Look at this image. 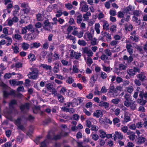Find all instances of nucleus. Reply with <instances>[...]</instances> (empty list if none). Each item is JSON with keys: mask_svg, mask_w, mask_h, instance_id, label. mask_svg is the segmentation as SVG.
I'll return each instance as SVG.
<instances>
[{"mask_svg": "<svg viewBox=\"0 0 147 147\" xmlns=\"http://www.w3.org/2000/svg\"><path fill=\"white\" fill-rule=\"evenodd\" d=\"M27 120V118H25L24 116H23L21 118H18L15 121L14 123L18 127V129L24 131L26 130L25 128L24 125L21 124V122L22 121H24V123H25Z\"/></svg>", "mask_w": 147, "mask_h": 147, "instance_id": "obj_1", "label": "nucleus"}, {"mask_svg": "<svg viewBox=\"0 0 147 147\" xmlns=\"http://www.w3.org/2000/svg\"><path fill=\"white\" fill-rule=\"evenodd\" d=\"M30 69L31 71L29 72V74H28V75L30 76V78L33 80L37 78L38 76V71L36 68H31Z\"/></svg>", "mask_w": 147, "mask_h": 147, "instance_id": "obj_2", "label": "nucleus"}, {"mask_svg": "<svg viewBox=\"0 0 147 147\" xmlns=\"http://www.w3.org/2000/svg\"><path fill=\"white\" fill-rule=\"evenodd\" d=\"M98 74H97L93 75L90 80V86L93 87L94 85L95 82L98 79Z\"/></svg>", "mask_w": 147, "mask_h": 147, "instance_id": "obj_3", "label": "nucleus"}, {"mask_svg": "<svg viewBox=\"0 0 147 147\" xmlns=\"http://www.w3.org/2000/svg\"><path fill=\"white\" fill-rule=\"evenodd\" d=\"M3 94L4 97H7L9 95L16 96L15 92L14 90H11L9 92L7 91H4L3 92Z\"/></svg>", "mask_w": 147, "mask_h": 147, "instance_id": "obj_4", "label": "nucleus"}, {"mask_svg": "<svg viewBox=\"0 0 147 147\" xmlns=\"http://www.w3.org/2000/svg\"><path fill=\"white\" fill-rule=\"evenodd\" d=\"M138 137L137 138L138 141L136 143L137 144H141L144 143L146 141V138H145L140 136L138 135Z\"/></svg>", "mask_w": 147, "mask_h": 147, "instance_id": "obj_5", "label": "nucleus"}, {"mask_svg": "<svg viewBox=\"0 0 147 147\" xmlns=\"http://www.w3.org/2000/svg\"><path fill=\"white\" fill-rule=\"evenodd\" d=\"M10 83L11 84L14 85H19L22 84H23V81H19L18 80H10Z\"/></svg>", "mask_w": 147, "mask_h": 147, "instance_id": "obj_6", "label": "nucleus"}, {"mask_svg": "<svg viewBox=\"0 0 147 147\" xmlns=\"http://www.w3.org/2000/svg\"><path fill=\"white\" fill-rule=\"evenodd\" d=\"M20 108L21 111L23 113H26L28 110V103H26L25 105H21Z\"/></svg>", "mask_w": 147, "mask_h": 147, "instance_id": "obj_7", "label": "nucleus"}, {"mask_svg": "<svg viewBox=\"0 0 147 147\" xmlns=\"http://www.w3.org/2000/svg\"><path fill=\"white\" fill-rule=\"evenodd\" d=\"M93 115L94 116L99 118V117H101L102 116L103 113L101 111L97 110L94 112Z\"/></svg>", "mask_w": 147, "mask_h": 147, "instance_id": "obj_8", "label": "nucleus"}, {"mask_svg": "<svg viewBox=\"0 0 147 147\" xmlns=\"http://www.w3.org/2000/svg\"><path fill=\"white\" fill-rule=\"evenodd\" d=\"M41 45V44L40 43H37V42H35L33 43H32L31 44L29 45L28 44V48L29 47H30V49H32V48H38Z\"/></svg>", "mask_w": 147, "mask_h": 147, "instance_id": "obj_9", "label": "nucleus"}, {"mask_svg": "<svg viewBox=\"0 0 147 147\" xmlns=\"http://www.w3.org/2000/svg\"><path fill=\"white\" fill-rule=\"evenodd\" d=\"M44 26L43 27L45 30H48L49 27H50L51 23L48 20H45L44 22Z\"/></svg>", "mask_w": 147, "mask_h": 147, "instance_id": "obj_10", "label": "nucleus"}, {"mask_svg": "<svg viewBox=\"0 0 147 147\" xmlns=\"http://www.w3.org/2000/svg\"><path fill=\"white\" fill-rule=\"evenodd\" d=\"M132 6L131 5H129L128 7H127L123 9V12L126 13L127 15L130 14V13L129 11H132Z\"/></svg>", "mask_w": 147, "mask_h": 147, "instance_id": "obj_11", "label": "nucleus"}, {"mask_svg": "<svg viewBox=\"0 0 147 147\" xmlns=\"http://www.w3.org/2000/svg\"><path fill=\"white\" fill-rule=\"evenodd\" d=\"M27 4L25 3H22L21 5V7L23 8L22 10L24 11V14H26L27 15L28 13V9L27 8Z\"/></svg>", "mask_w": 147, "mask_h": 147, "instance_id": "obj_12", "label": "nucleus"}, {"mask_svg": "<svg viewBox=\"0 0 147 147\" xmlns=\"http://www.w3.org/2000/svg\"><path fill=\"white\" fill-rule=\"evenodd\" d=\"M13 5L12 3L9 4L7 7V9H4L3 10V12H7L8 13H10L11 11V9L13 8Z\"/></svg>", "mask_w": 147, "mask_h": 147, "instance_id": "obj_13", "label": "nucleus"}, {"mask_svg": "<svg viewBox=\"0 0 147 147\" xmlns=\"http://www.w3.org/2000/svg\"><path fill=\"white\" fill-rule=\"evenodd\" d=\"M114 136H117V138L120 140H122L123 138V135L121 133L117 131L115 132Z\"/></svg>", "mask_w": 147, "mask_h": 147, "instance_id": "obj_14", "label": "nucleus"}, {"mask_svg": "<svg viewBox=\"0 0 147 147\" xmlns=\"http://www.w3.org/2000/svg\"><path fill=\"white\" fill-rule=\"evenodd\" d=\"M41 66L46 70H49L50 72H51L52 71V67L50 65H48L47 64H41Z\"/></svg>", "mask_w": 147, "mask_h": 147, "instance_id": "obj_15", "label": "nucleus"}, {"mask_svg": "<svg viewBox=\"0 0 147 147\" xmlns=\"http://www.w3.org/2000/svg\"><path fill=\"white\" fill-rule=\"evenodd\" d=\"M14 8L15 10L13 11V16H15L16 15L17 13L20 10V7L18 5H15L14 6Z\"/></svg>", "mask_w": 147, "mask_h": 147, "instance_id": "obj_16", "label": "nucleus"}, {"mask_svg": "<svg viewBox=\"0 0 147 147\" xmlns=\"http://www.w3.org/2000/svg\"><path fill=\"white\" fill-rule=\"evenodd\" d=\"M28 59L30 61H33L35 60L36 57L34 54L30 53L28 55Z\"/></svg>", "mask_w": 147, "mask_h": 147, "instance_id": "obj_17", "label": "nucleus"}, {"mask_svg": "<svg viewBox=\"0 0 147 147\" xmlns=\"http://www.w3.org/2000/svg\"><path fill=\"white\" fill-rule=\"evenodd\" d=\"M29 131H28V136L31 138L32 136V134L33 133L34 127L32 125L30 126L29 127Z\"/></svg>", "mask_w": 147, "mask_h": 147, "instance_id": "obj_18", "label": "nucleus"}, {"mask_svg": "<svg viewBox=\"0 0 147 147\" xmlns=\"http://www.w3.org/2000/svg\"><path fill=\"white\" fill-rule=\"evenodd\" d=\"M138 78L141 81H143L146 78V76L144 75V73L141 72L138 76Z\"/></svg>", "mask_w": 147, "mask_h": 147, "instance_id": "obj_19", "label": "nucleus"}, {"mask_svg": "<svg viewBox=\"0 0 147 147\" xmlns=\"http://www.w3.org/2000/svg\"><path fill=\"white\" fill-rule=\"evenodd\" d=\"M40 106H35L34 108H33V111L34 113L37 114L38 111L40 110Z\"/></svg>", "mask_w": 147, "mask_h": 147, "instance_id": "obj_20", "label": "nucleus"}, {"mask_svg": "<svg viewBox=\"0 0 147 147\" xmlns=\"http://www.w3.org/2000/svg\"><path fill=\"white\" fill-rule=\"evenodd\" d=\"M17 103V101L15 100H12L10 103H9V107L11 109H13L14 108L13 105H15Z\"/></svg>", "mask_w": 147, "mask_h": 147, "instance_id": "obj_21", "label": "nucleus"}, {"mask_svg": "<svg viewBox=\"0 0 147 147\" xmlns=\"http://www.w3.org/2000/svg\"><path fill=\"white\" fill-rule=\"evenodd\" d=\"M35 29V28L33 27V26L32 25H28V31L31 32L30 33V34H31L34 32Z\"/></svg>", "mask_w": 147, "mask_h": 147, "instance_id": "obj_22", "label": "nucleus"}, {"mask_svg": "<svg viewBox=\"0 0 147 147\" xmlns=\"http://www.w3.org/2000/svg\"><path fill=\"white\" fill-rule=\"evenodd\" d=\"M99 132L100 133V137L102 138H105L106 136V133L102 131V130H99Z\"/></svg>", "mask_w": 147, "mask_h": 147, "instance_id": "obj_23", "label": "nucleus"}, {"mask_svg": "<svg viewBox=\"0 0 147 147\" xmlns=\"http://www.w3.org/2000/svg\"><path fill=\"white\" fill-rule=\"evenodd\" d=\"M35 119V117L31 114H28V121L30 122H33Z\"/></svg>", "mask_w": 147, "mask_h": 147, "instance_id": "obj_24", "label": "nucleus"}, {"mask_svg": "<svg viewBox=\"0 0 147 147\" xmlns=\"http://www.w3.org/2000/svg\"><path fill=\"white\" fill-rule=\"evenodd\" d=\"M57 97H58V99L59 102L61 103L63 102L64 98L62 95L59 94L57 95Z\"/></svg>", "mask_w": 147, "mask_h": 147, "instance_id": "obj_25", "label": "nucleus"}, {"mask_svg": "<svg viewBox=\"0 0 147 147\" xmlns=\"http://www.w3.org/2000/svg\"><path fill=\"white\" fill-rule=\"evenodd\" d=\"M82 14H80V15L77 16V22L78 24H80L82 21Z\"/></svg>", "mask_w": 147, "mask_h": 147, "instance_id": "obj_26", "label": "nucleus"}, {"mask_svg": "<svg viewBox=\"0 0 147 147\" xmlns=\"http://www.w3.org/2000/svg\"><path fill=\"white\" fill-rule=\"evenodd\" d=\"M104 24L103 25V27L104 29H106V30H109V23L107 22V21H105L104 22Z\"/></svg>", "mask_w": 147, "mask_h": 147, "instance_id": "obj_27", "label": "nucleus"}, {"mask_svg": "<svg viewBox=\"0 0 147 147\" xmlns=\"http://www.w3.org/2000/svg\"><path fill=\"white\" fill-rule=\"evenodd\" d=\"M74 81V79H73L71 77L69 76L68 77L67 79L66 80V82L67 83L70 84H72Z\"/></svg>", "mask_w": 147, "mask_h": 147, "instance_id": "obj_28", "label": "nucleus"}, {"mask_svg": "<svg viewBox=\"0 0 147 147\" xmlns=\"http://www.w3.org/2000/svg\"><path fill=\"white\" fill-rule=\"evenodd\" d=\"M92 133L91 135V136L92 137V139L94 141H96L99 138V137L98 135L96 134H93Z\"/></svg>", "mask_w": 147, "mask_h": 147, "instance_id": "obj_29", "label": "nucleus"}, {"mask_svg": "<svg viewBox=\"0 0 147 147\" xmlns=\"http://www.w3.org/2000/svg\"><path fill=\"white\" fill-rule=\"evenodd\" d=\"M88 10V6L85 5V6H83L82 7L81 11L83 12H86Z\"/></svg>", "mask_w": 147, "mask_h": 147, "instance_id": "obj_30", "label": "nucleus"}, {"mask_svg": "<svg viewBox=\"0 0 147 147\" xmlns=\"http://www.w3.org/2000/svg\"><path fill=\"white\" fill-rule=\"evenodd\" d=\"M120 100L118 98H116L113 99L111 100V102L113 104L117 105L119 103Z\"/></svg>", "mask_w": 147, "mask_h": 147, "instance_id": "obj_31", "label": "nucleus"}, {"mask_svg": "<svg viewBox=\"0 0 147 147\" xmlns=\"http://www.w3.org/2000/svg\"><path fill=\"white\" fill-rule=\"evenodd\" d=\"M119 68L120 70H121L125 69L127 68V67L123 64H119Z\"/></svg>", "mask_w": 147, "mask_h": 147, "instance_id": "obj_32", "label": "nucleus"}, {"mask_svg": "<svg viewBox=\"0 0 147 147\" xmlns=\"http://www.w3.org/2000/svg\"><path fill=\"white\" fill-rule=\"evenodd\" d=\"M78 43L80 45L85 46L86 45V43L84 40H79Z\"/></svg>", "mask_w": 147, "mask_h": 147, "instance_id": "obj_33", "label": "nucleus"}, {"mask_svg": "<svg viewBox=\"0 0 147 147\" xmlns=\"http://www.w3.org/2000/svg\"><path fill=\"white\" fill-rule=\"evenodd\" d=\"M61 136L62 135L61 134H57L53 137L54 140H56L60 139L61 138Z\"/></svg>", "mask_w": 147, "mask_h": 147, "instance_id": "obj_34", "label": "nucleus"}, {"mask_svg": "<svg viewBox=\"0 0 147 147\" xmlns=\"http://www.w3.org/2000/svg\"><path fill=\"white\" fill-rule=\"evenodd\" d=\"M141 12H140L139 11L136 10L135 11H134L133 12V14L135 16H140V15Z\"/></svg>", "mask_w": 147, "mask_h": 147, "instance_id": "obj_35", "label": "nucleus"}, {"mask_svg": "<svg viewBox=\"0 0 147 147\" xmlns=\"http://www.w3.org/2000/svg\"><path fill=\"white\" fill-rule=\"evenodd\" d=\"M128 73L130 76H134L135 74V71L132 69H129Z\"/></svg>", "mask_w": 147, "mask_h": 147, "instance_id": "obj_36", "label": "nucleus"}, {"mask_svg": "<svg viewBox=\"0 0 147 147\" xmlns=\"http://www.w3.org/2000/svg\"><path fill=\"white\" fill-rule=\"evenodd\" d=\"M68 90L66 89L65 87H63L60 90V92L61 94H64L65 92H68Z\"/></svg>", "mask_w": 147, "mask_h": 147, "instance_id": "obj_37", "label": "nucleus"}, {"mask_svg": "<svg viewBox=\"0 0 147 147\" xmlns=\"http://www.w3.org/2000/svg\"><path fill=\"white\" fill-rule=\"evenodd\" d=\"M7 42H8V43H7L6 45L7 46H9L11 44L12 41V40L11 38L9 37L8 38H7Z\"/></svg>", "mask_w": 147, "mask_h": 147, "instance_id": "obj_38", "label": "nucleus"}, {"mask_svg": "<svg viewBox=\"0 0 147 147\" xmlns=\"http://www.w3.org/2000/svg\"><path fill=\"white\" fill-rule=\"evenodd\" d=\"M36 20L38 21H40L42 19V17L41 14L38 13L36 15Z\"/></svg>", "mask_w": 147, "mask_h": 147, "instance_id": "obj_39", "label": "nucleus"}, {"mask_svg": "<svg viewBox=\"0 0 147 147\" xmlns=\"http://www.w3.org/2000/svg\"><path fill=\"white\" fill-rule=\"evenodd\" d=\"M65 7L66 8L69 9H71L73 7V6L72 4L70 3L65 4Z\"/></svg>", "mask_w": 147, "mask_h": 147, "instance_id": "obj_40", "label": "nucleus"}, {"mask_svg": "<svg viewBox=\"0 0 147 147\" xmlns=\"http://www.w3.org/2000/svg\"><path fill=\"white\" fill-rule=\"evenodd\" d=\"M120 121V119L117 117H115L113 120V122L114 125L118 123Z\"/></svg>", "mask_w": 147, "mask_h": 147, "instance_id": "obj_41", "label": "nucleus"}, {"mask_svg": "<svg viewBox=\"0 0 147 147\" xmlns=\"http://www.w3.org/2000/svg\"><path fill=\"white\" fill-rule=\"evenodd\" d=\"M93 63L92 59L90 58H88L87 63V64L89 65H88L90 66Z\"/></svg>", "mask_w": 147, "mask_h": 147, "instance_id": "obj_42", "label": "nucleus"}, {"mask_svg": "<svg viewBox=\"0 0 147 147\" xmlns=\"http://www.w3.org/2000/svg\"><path fill=\"white\" fill-rule=\"evenodd\" d=\"M12 47L13 48V52L17 54L19 52V48L17 46H15L14 48L12 46Z\"/></svg>", "mask_w": 147, "mask_h": 147, "instance_id": "obj_43", "label": "nucleus"}, {"mask_svg": "<svg viewBox=\"0 0 147 147\" xmlns=\"http://www.w3.org/2000/svg\"><path fill=\"white\" fill-rule=\"evenodd\" d=\"M136 135L134 134H132L128 136L129 139L133 141L135 139Z\"/></svg>", "mask_w": 147, "mask_h": 147, "instance_id": "obj_44", "label": "nucleus"}, {"mask_svg": "<svg viewBox=\"0 0 147 147\" xmlns=\"http://www.w3.org/2000/svg\"><path fill=\"white\" fill-rule=\"evenodd\" d=\"M53 85L51 83H49L46 84V87L47 89L51 90L53 88Z\"/></svg>", "mask_w": 147, "mask_h": 147, "instance_id": "obj_45", "label": "nucleus"}, {"mask_svg": "<svg viewBox=\"0 0 147 147\" xmlns=\"http://www.w3.org/2000/svg\"><path fill=\"white\" fill-rule=\"evenodd\" d=\"M12 144V142H9L5 143L4 145L5 147H11Z\"/></svg>", "mask_w": 147, "mask_h": 147, "instance_id": "obj_46", "label": "nucleus"}, {"mask_svg": "<svg viewBox=\"0 0 147 147\" xmlns=\"http://www.w3.org/2000/svg\"><path fill=\"white\" fill-rule=\"evenodd\" d=\"M74 91L72 90H68V95L69 96L72 97L73 96V94L74 93Z\"/></svg>", "mask_w": 147, "mask_h": 147, "instance_id": "obj_47", "label": "nucleus"}, {"mask_svg": "<svg viewBox=\"0 0 147 147\" xmlns=\"http://www.w3.org/2000/svg\"><path fill=\"white\" fill-rule=\"evenodd\" d=\"M130 105L131 109L133 110H135L136 108V105L135 101L133 102L132 103L131 105V104Z\"/></svg>", "mask_w": 147, "mask_h": 147, "instance_id": "obj_48", "label": "nucleus"}, {"mask_svg": "<svg viewBox=\"0 0 147 147\" xmlns=\"http://www.w3.org/2000/svg\"><path fill=\"white\" fill-rule=\"evenodd\" d=\"M57 14L56 15V16L57 17H59L63 14V13L61 10H59L57 11Z\"/></svg>", "mask_w": 147, "mask_h": 147, "instance_id": "obj_49", "label": "nucleus"}, {"mask_svg": "<svg viewBox=\"0 0 147 147\" xmlns=\"http://www.w3.org/2000/svg\"><path fill=\"white\" fill-rule=\"evenodd\" d=\"M82 56V54L80 53L76 52V56L75 57V58L76 59H78L80 57Z\"/></svg>", "mask_w": 147, "mask_h": 147, "instance_id": "obj_50", "label": "nucleus"}, {"mask_svg": "<svg viewBox=\"0 0 147 147\" xmlns=\"http://www.w3.org/2000/svg\"><path fill=\"white\" fill-rule=\"evenodd\" d=\"M116 81L117 83H119L123 81V80L122 78L119 77H117L116 79Z\"/></svg>", "mask_w": 147, "mask_h": 147, "instance_id": "obj_51", "label": "nucleus"}, {"mask_svg": "<svg viewBox=\"0 0 147 147\" xmlns=\"http://www.w3.org/2000/svg\"><path fill=\"white\" fill-rule=\"evenodd\" d=\"M91 40V44L93 45H95L96 44V40L97 39L95 38H94L92 39Z\"/></svg>", "mask_w": 147, "mask_h": 147, "instance_id": "obj_52", "label": "nucleus"}, {"mask_svg": "<svg viewBox=\"0 0 147 147\" xmlns=\"http://www.w3.org/2000/svg\"><path fill=\"white\" fill-rule=\"evenodd\" d=\"M131 119L130 117L129 116H125V118L124 119V121L125 122H127L129 121Z\"/></svg>", "mask_w": 147, "mask_h": 147, "instance_id": "obj_53", "label": "nucleus"}, {"mask_svg": "<svg viewBox=\"0 0 147 147\" xmlns=\"http://www.w3.org/2000/svg\"><path fill=\"white\" fill-rule=\"evenodd\" d=\"M103 70L106 72H109L110 70V67H106L105 66L103 67Z\"/></svg>", "mask_w": 147, "mask_h": 147, "instance_id": "obj_54", "label": "nucleus"}, {"mask_svg": "<svg viewBox=\"0 0 147 147\" xmlns=\"http://www.w3.org/2000/svg\"><path fill=\"white\" fill-rule=\"evenodd\" d=\"M107 90L105 86H103L101 89L100 92L102 93H105L107 92Z\"/></svg>", "mask_w": 147, "mask_h": 147, "instance_id": "obj_55", "label": "nucleus"}, {"mask_svg": "<svg viewBox=\"0 0 147 147\" xmlns=\"http://www.w3.org/2000/svg\"><path fill=\"white\" fill-rule=\"evenodd\" d=\"M140 103L142 105H145L147 102L146 100H143V99H140Z\"/></svg>", "mask_w": 147, "mask_h": 147, "instance_id": "obj_56", "label": "nucleus"}, {"mask_svg": "<svg viewBox=\"0 0 147 147\" xmlns=\"http://www.w3.org/2000/svg\"><path fill=\"white\" fill-rule=\"evenodd\" d=\"M104 120L105 122L106 123H109L110 124H112V121H111L109 119H108L107 117H105L104 119Z\"/></svg>", "mask_w": 147, "mask_h": 147, "instance_id": "obj_57", "label": "nucleus"}, {"mask_svg": "<svg viewBox=\"0 0 147 147\" xmlns=\"http://www.w3.org/2000/svg\"><path fill=\"white\" fill-rule=\"evenodd\" d=\"M127 92L130 93H131L133 91L134 89L132 86H129L128 87H127Z\"/></svg>", "mask_w": 147, "mask_h": 147, "instance_id": "obj_58", "label": "nucleus"}, {"mask_svg": "<svg viewBox=\"0 0 147 147\" xmlns=\"http://www.w3.org/2000/svg\"><path fill=\"white\" fill-rule=\"evenodd\" d=\"M27 44L23 42L22 45V47L24 50H26L28 49V46H27Z\"/></svg>", "mask_w": 147, "mask_h": 147, "instance_id": "obj_59", "label": "nucleus"}, {"mask_svg": "<svg viewBox=\"0 0 147 147\" xmlns=\"http://www.w3.org/2000/svg\"><path fill=\"white\" fill-rule=\"evenodd\" d=\"M28 29V26H26L24 27L22 30V33L23 34H26L27 32V30Z\"/></svg>", "mask_w": 147, "mask_h": 147, "instance_id": "obj_60", "label": "nucleus"}, {"mask_svg": "<svg viewBox=\"0 0 147 147\" xmlns=\"http://www.w3.org/2000/svg\"><path fill=\"white\" fill-rule=\"evenodd\" d=\"M57 5L56 4H53L52 5H49V6L48 7V8L49 9L50 11H51L53 9L55 8L56 6Z\"/></svg>", "mask_w": 147, "mask_h": 147, "instance_id": "obj_61", "label": "nucleus"}, {"mask_svg": "<svg viewBox=\"0 0 147 147\" xmlns=\"http://www.w3.org/2000/svg\"><path fill=\"white\" fill-rule=\"evenodd\" d=\"M46 141L47 140H45L41 142L40 144V147H46L47 145L46 143Z\"/></svg>", "mask_w": 147, "mask_h": 147, "instance_id": "obj_62", "label": "nucleus"}, {"mask_svg": "<svg viewBox=\"0 0 147 147\" xmlns=\"http://www.w3.org/2000/svg\"><path fill=\"white\" fill-rule=\"evenodd\" d=\"M73 30V27L71 26H69L68 28H67V31L68 32V34H69V33L71 32V31Z\"/></svg>", "mask_w": 147, "mask_h": 147, "instance_id": "obj_63", "label": "nucleus"}, {"mask_svg": "<svg viewBox=\"0 0 147 147\" xmlns=\"http://www.w3.org/2000/svg\"><path fill=\"white\" fill-rule=\"evenodd\" d=\"M22 66V64L20 62H18L16 63L15 64V67L16 68H20Z\"/></svg>", "mask_w": 147, "mask_h": 147, "instance_id": "obj_64", "label": "nucleus"}]
</instances>
